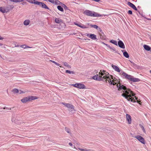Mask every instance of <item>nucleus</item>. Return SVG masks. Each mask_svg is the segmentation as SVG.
Here are the masks:
<instances>
[{"label": "nucleus", "mask_w": 151, "mask_h": 151, "mask_svg": "<svg viewBox=\"0 0 151 151\" xmlns=\"http://www.w3.org/2000/svg\"><path fill=\"white\" fill-rule=\"evenodd\" d=\"M150 73H151V70L150 71Z\"/></svg>", "instance_id": "obj_64"}, {"label": "nucleus", "mask_w": 151, "mask_h": 151, "mask_svg": "<svg viewBox=\"0 0 151 151\" xmlns=\"http://www.w3.org/2000/svg\"><path fill=\"white\" fill-rule=\"evenodd\" d=\"M14 62H17V60H14Z\"/></svg>", "instance_id": "obj_54"}, {"label": "nucleus", "mask_w": 151, "mask_h": 151, "mask_svg": "<svg viewBox=\"0 0 151 151\" xmlns=\"http://www.w3.org/2000/svg\"><path fill=\"white\" fill-rule=\"evenodd\" d=\"M142 130L143 132L145 134H146L145 129H144V127L142 126Z\"/></svg>", "instance_id": "obj_39"}, {"label": "nucleus", "mask_w": 151, "mask_h": 151, "mask_svg": "<svg viewBox=\"0 0 151 151\" xmlns=\"http://www.w3.org/2000/svg\"><path fill=\"white\" fill-rule=\"evenodd\" d=\"M18 46H19V45H17V46H16V47H18Z\"/></svg>", "instance_id": "obj_60"}, {"label": "nucleus", "mask_w": 151, "mask_h": 151, "mask_svg": "<svg viewBox=\"0 0 151 151\" xmlns=\"http://www.w3.org/2000/svg\"><path fill=\"white\" fill-rule=\"evenodd\" d=\"M147 19L148 20H151V19H149V18H148V19Z\"/></svg>", "instance_id": "obj_55"}, {"label": "nucleus", "mask_w": 151, "mask_h": 151, "mask_svg": "<svg viewBox=\"0 0 151 151\" xmlns=\"http://www.w3.org/2000/svg\"><path fill=\"white\" fill-rule=\"evenodd\" d=\"M2 58V56L0 55V58Z\"/></svg>", "instance_id": "obj_56"}, {"label": "nucleus", "mask_w": 151, "mask_h": 151, "mask_svg": "<svg viewBox=\"0 0 151 151\" xmlns=\"http://www.w3.org/2000/svg\"><path fill=\"white\" fill-rule=\"evenodd\" d=\"M3 109H4L11 110L12 109V108H9L7 107H4L3 108Z\"/></svg>", "instance_id": "obj_36"}, {"label": "nucleus", "mask_w": 151, "mask_h": 151, "mask_svg": "<svg viewBox=\"0 0 151 151\" xmlns=\"http://www.w3.org/2000/svg\"><path fill=\"white\" fill-rule=\"evenodd\" d=\"M55 0H45V1H48L50 2H51L52 3L54 4V1Z\"/></svg>", "instance_id": "obj_35"}, {"label": "nucleus", "mask_w": 151, "mask_h": 151, "mask_svg": "<svg viewBox=\"0 0 151 151\" xmlns=\"http://www.w3.org/2000/svg\"><path fill=\"white\" fill-rule=\"evenodd\" d=\"M61 104L63 105H64L65 106L68 108L71 105V104H70L69 103H66L64 102H62Z\"/></svg>", "instance_id": "obj_21"}, {"label": "nucleus", "mask_w": 151, "mask_h": 151, "mask_svg": "<svg viewBox=\"0 0 151 151\" xmlns=\"http://www.w3.org/2000/svg\"><path fill=\"white\" fill-rule=\"evenodd\" d=\"M14 7L13 5H8L5 7H0V12L3 13H7L12 10Z\"/></svg>", "instance_id": "obj_3"}, {"label": "nucleus", "mask_w": 151, "mask_h": 151, "mask_svg": "<svg viewBox=\"0 0 151 151\" xmlns=\"http://www.w3.org/2000/svg\"><path fill=\"white\" fill-rule=\"evenodd\" d=\"M99 35H100V38L102 40H105L106 39V37L103 32L101 33L99 32Z\"/></svg>", "instance_id": "obj_14"}, {"label": "nucleus", "mask_w": 151, "mask_h": 151, "mask_svg": "<svg viewBox=\"0 0 151 151\" xmlns=\"http://www.w3.org/2000/svg\"><path fill=\"white\" fill-rule=\"evenodd\" d=\"M74 24L75 25H76L80 27L81 28H82L83 29L88 28H89L88 27H87L84 24H83L80 23H77L76 22H74Z\"/></svg>", "instance_id": "obj_8"}, {"label": "nucleus", "mask_w": 151, "mask_h": 151, "mask_svg": "<svg viewBox=\"0 0 151 151\" xmlns=\"http://www.w3.org/2000/svg\"><path fill=\"white\" fill-rule=\"evenodd\" d=\"M2 45V44L1 43H0V45Z\"/></svg>", "instance_id": "obj_58"}, {"label": "nucleus", "mask_w": 151, "mask_h": 151, "mask_svg": "<svg viewBox=\"0 0 151 151\" xmlns=\"http://www.w3.org/2000/svg\"><path fill=\"white\" fill-rule=\"evenodd\" d=\"M103 73L104 74V75L105 73H106V71L105 70H103Z\"/></svg>", "instance_id": "obj_49"}, {"label": "nucleus", "mask_w": 151, "mask_h": 151, "mask_svg": "<svg viewBox=\"0 0 151 151\" xmlns=\"http://www.w3.org/2000/svg\"><path fill=\"white\" fill-rule=\"evenodd\" d=\"M142 144H145V141L144 139L142 137Z\"/></svg>", "instance_id": "obj_42"}, {"label": "nucleus", "mask_w": 151, "mask_h": 151, "mask_svg": "<svg viewBox=\"0 0 151 151\" xmlns=\"http://www.w3.org/2000/svg\"><path fill=\"white\" fill-rule=\"evenodd\" d=\"M22 91H21V92L20 93H22Z\"/></svg>", "instance_id": "obj_63"}, {"label": "nucleus", "mask_w": 151, "mask_h": 151, "mask_svg": "<svg viewBox=\"0 0 151 151\" xmlns=\"http://www.w3.org/2000/svg\"><path fill=\"white\" fill-rule=\"evenodd\" d=\"M122 52H123L124 50H122Z\"/></svg>", "instance_id": "obj_61"}, {"label": "nucleus", "mask_w": 151, "mask_h": 151, "mask_svg": "<svg viewBox=\"0 0 151 151\" xmlns=\"http://www.w3.org/2000/svg\"><path fill=\"white\" fill-rule=\"evenodd\" d=\"M101 15L99 14H98L96 12H93V14L92 17H101Z\"/></svg>", "instance_id": "obj_19"}, {"label": "nucleus", "mask_w": 151, "mask_h": 151, "mask_svg": "<svg viewBox=\"0 0 151 151\" xmlns=\"http://www.w3.org/2000/svg\"><path fill=\"white\" fill-rule=\"evenodd\" d=\"M99 30L101 33L102 32H103L101 29L100 28H99Z\"/></svg>", "instance_id": "obj_44"}, {"label": "nucleus", "mask_w": 151, "mask_h": 151, "mask_svg": "<svg viewBox=\"0 0 151 151\" xmlns=\"http://www.w3.org/2000/svg\"><path fill=\"white\" fill-rule=\"evenodd\" d=\"M61 3V2L58 0H55L54 1V4H55L57 5H60Z\"/></svg>", "instance_id": "obj_30"}, {"label": "nucleus", "mask_w": 151, "mask_h": 151, "mask_svg": "<svg viewBox=\"0 0 151 151\" xmlns=\"http://www.w3.org/2000/svg\"><path fill=\"white\" fill-rule=\"evenodd\" d=\"M36 4L39 5L42 8H44L45 9H49V8L48 6L44 3L40 2H37L36 3Z\"/></svg>", "instance_id": "obj_7"}, {"label": "nucleus", "mask_w": 151, "mask_h": 151, "mask_svg": "<svg viewBox=\"0 0 151 151\" xmlns=\"http://www.w3.org/2000/svg\"><path fill=\"white\" fill-rule=\"evenodd\" d=\"M24 0H15V2H20L23 1Z\"/></svg>", "instance_id": "obj_38"}, {"label": "nucleus", "mask_w": 151, "mask_h": 151, "mask_svg": "<svg viewBox=\"0 0 151 151\" xmlns=\"http://www.w3.org/2000/svg\"><path fill=\"white\" fill-rule=\"evenodd\" d=\"M74 148H75V149H76V150H77V149L75 147H74Z\"/></svg>", "instance_id": "obj_59"}, {"label": "nucleus", "mask_w": 151, "mask_h": 151, "mask_svg": "<svg viewBox=\"0 0 151 151\" xmlns=\"http://www.w3.org/2000/svg\"><path fill=\"white\" fill-rule=\"evenodd\" d=\"M65 131H66L68 133H69L70 134H71L70 132V130L69 128L67 127H65Z\"/></svg>", "instance_id": "obj_28"}, {"label": "nucleus", "mask_w": 151, "mask_h": 151, "mask_svg": "<svg viewBox=\"0 0 151 151\" xmlns=\"http://www.w3.org/2000/svg\"><path fill=\"white\" fill-rule=\"evenodd\" d=\"M137 102L139 103L140 105L141 104L140 103V102H141V101H139V100H137Z\"/></svg>", "instance_id": "obj_47"}, {"label": "nucleus", "mask_w": 151, "mask_h": 151, "mask_svg": "<svg viewBox=\"0 0 151 151\" xmlns=\"http://www.w3.org/2000/svg\"><path fill=\"white\" fill-rule=\"evenodd\" d=\"M20 47H22L24 49L26 48H31L32 47H29V46H27L26 45H20Z\"/></svg>", "instance_id": "obj_31"}, {"label": "nucleus", "mask_w": 151, "mask_h": 151, "mask_svg": "<svg viewBox=\"0 0 151 151\" xmlns=\"http://www.w3.org/2000/svg\"><path fill=\"white\" fill-rule=\"evenodd\" d=\"M116 86L119 91L122 90V91L124 93L122 94V96L125 97L127 100L134 102H135V100H137V97L136 96H134L135 99L132 98V96H134V93L130 89L127 88L125 86L122 85L120 83L119 85L117 84Z\"/></svg>", "instance_id": "obj_1"}, {"label": "nucleus", "mask_w": 151, "mask_h": 151, "mask_svg": "<svg viewBox=\"0 0 151 151\" xmlns=\"http://www.w3.org/2000/svg\"><path fill=\"white\" fill-rule=\"evenodd\" d=\"M110 42L114 44L116 46L117 45V42L116 40H111L110 41Z\"/></svg>", "instance_id": "obj_27"}, {"label": "nucleus", "mask_w": 151, "mask_h": 151, "mask_svg": "<svg viewBox=\"0 0 151 151\" xmlns=\"http://www.w3.org/2000/svg\"><path fill=\"white\" fill-rule=\"evenodd\" d=\"M9 1H12V2H15V0H9Z\"/></svg>", "instance_id": "obj_53"}, {"label": "nucleus", "mask_w": 151, "mask_h": 151, "mask_svg": "<svg viewBox=\"0 0 151 151\" xmlns=\"http://www.w3.org/2000/svg\"><path fill=\"white\" fill-rule=\"evenodd\" d=\"M69 145L70 146H72L73 145L72 143L71 142H70L69 143Z\"/></svg>", "instance_id": "obj_46"}, {"label": "nucleus", "mask_w": 151, "mask_h": 151, "mask_svg": "<svg viewBox=\"0 0 151 151\" xmlns=\"http://www.w3.org/2000/svg\"><path fill=\"white\" fill-rule=\"evenodd\" d=\"M132 63V65H134V66H135L136 65L135 64H134V63H132Z\"/></svg>", "instance_id": "obj_45"}, {"label": "nucleus", "mask_w": 151, "mask_h": 151, "mask_svg": "<svg viewBox=\"0 0 151 151\" xmlns=\"http://www.w3.org/2000/svg\"><path fill=\"white\" fill-rule=\"evenodd\" d=\"M58 9L61 12H63L64 10L63 8L60 6H57Z\"/></svg>", "instance_id": "obj_29"}, {"label": "nucleus", "mask_w": 151, "mask_h": 151, "mask_svg": "<svg viewBox=\"0 0 151 151\" xmlns=\"http://www.w3.org/2000/svg\"><path fill=\"white\" fill-rule=\"evenodd\" d=\"M30 23V21L28 19L25 20L24 22V25L27 26Z\"/></svg>", "instance_id": "obj_22"}, {"label": "nucleus", "mask_w": 151, "mask_h": 151, "mask_svg": "<svg viewBox=\"0 0 151 151\" xmlns=\"http://www.w3.org/2000/svg\"><path fill=\"white\" fill-rule=\"evenodd\" d=\"M26 2H25V1H23V3L22 4L23 5L24 4H26Z\"/></svg>", "instance_id": "obj_50"}, {"label": "nucleus", "mask_w": 151, "mask_h": 151, "mask_svg": "<svg viewBox=\"0 0 151 151\" xmlns=\"http://www.w3.org/2000/svg\"><path fill=\"white\" fill-rule=\"evenodd\" d=\"M55 64L57 66H59L60 67H61V66H60V64L58 63H56V62L55 63Z\"/></svg>", "instance_id": "obj_43"}, {"label": "nucleus", "mask_w": 151, "mask_h": 151, "mask_svg": "<svg viewBox=\"0 0 151 151\" xmlns=\"http://www.w3.org/2000/svg\"><path fill=\"white\" fill-rule=\"evenodd\" d=\"M64 5L65 7H66V8H67V6L65 5Z\"/></svg>", "instance_id": "obj_57"}, {"label": "nucleus", "mask_w": 151, "mask_h": 151, "mask_svg": "<svg viewBox=\"0 0 151 151\" xmlns=\"http://www.w3.org/2000/svg\"><path fill=\"white\" fill-rule=\"evenodd\" d=\"M72 86L80 89H84L86 88V86L84 84L81 83L73 84Z\"/></svg>", "instance_id": "obj_6"}, {"label": "nucleus", "mask_w": 151, "mask_h": 151, "mask_svg": "<svg viewBox=\"0 0 151 151\" xmlns=\"http://www.w3.org/2000/svg\"><path fill=\"white\" fill-rule=\"evenodd\" d=\"M135 138H137L140 142H142V137L140 136H137L135 137Z\"/></svg>", "instance_id": "obj_26"}, {"label": "nucleus", "mask_w": 151, "mask_h": 151, "mask_svg": "<svg viewBox=\"0 0 151 151\" xmlns=\"http://www.w3.org/2000/svg\"><path fill=\"white\" fill-rule=\"evenodd\" d=\"M90 26L91 27H93L96 29H97L98 27V26L96 25L90 24Z\"/></svg>", "instance_id": "obj_32"}, {"label": "nucleus", "mask_w": 151, "mask_h": 151, "mask_svg": "<svg viewBox=\"0 0 151 151\" xmlns=\"http://www.w3.org/2000/svg\"><path fill=\"white\" fill-rule=\"evenodd\" d=\"M26 1L29 3L36 4V3L38 2V1H35V0H26Z\"/></svg>", "instance_id": "obj_23"}, {"label": "nucleus", "mask_w": 151, "mask_h": 151, "mask_svg": "<svg viewBox=\"0 0 151 151\" xmlns=\"http://www.w3.org/2000/svg\"><path fill=\"white\" fill-rule=\"evenodd\" d=\"M121 75L124 78H126L130 80L131 81L134 82L138 81L139 80L138 78H133L132 76L130 75H128L124 72H123Z\"/></svg>", "instance_id": "obj_4"}, {"label": "nucleus", "mask_w": 151, "mask_h": 151, "mask_svg": "<svg viewBox=\"0 0 151 151\" xmlns=\"http://www.w3.org/2000/svg\"><path fill=\"white\" fill-rule=\"evenodd\" d=\"M87 24H88V25H89V23H88Z\"/></svg>", "instance_id": "obj_62"}, {"label": "nucleus", "mask_w": 151, "mask_h": 151, "mask_svg": "<svg viewBox=\"0 0 151 151\" xmlns=\"http://www.w3.org/2000/svg\"><path fill=\"white\" fill-rule=\"evenodd\" d=\"M112 67L115 70V71L119 72L120 71V70L119 68L116 65H111Z\"/></svg>", "instance_id": "obj_13"}, {"label": "nucleus", "mask_w": 151, "mask_h": 151, "mask_svg": "<svg viewBox=\"0 0 151 151\" xmlns=\"http://www.w3.org/2000/svg\"><path fill=\"white\" fill-rule=\"evenodd\" d=\"M118 44L119 46L123 49H124L125 48L123 42L121 40H119L118 42Z\"/></svg>", "instance_id": "obj_10"}, {"label": "nucleus", "mask_w": 151, "mask_h": 151, "mask_svg": "<svg viewBox=\"0 0 151 151\" xmlns=\"http://www.w3.org/2000/svg\"><path fill=\"white\" fill-rule=\"evenodd\" d=\"M137 15L139 16V15H141V14H140V12H139V11L138 10H137Z\"/></svg>", "instance_id": "obj_41"}, {"label": "nucleus", "mask_w": 151, "mask_h": 151, "mask_svg": "<svg viewBox=\"0 0 151 151\" xmlns=\"http://www.w3.org/2000/svg\"><path fill=\"white\" fill-rule=\"evenodd\" d=\"M37 99V97L36 96H29L23 98L21 100V101L23 103H25Z\"/></svg>", "instance_id": "obj_5"}, {"label": "nucleus", "mask_w": 151, "mask_h": 151, "mask_svg": "<svg viewBox=\"0 0 151 151\" xmlns=\"http://www.w3.org/2000/svg\"><path fill=\"white\" fill-rule=\"evenodd\" d=\"M123 55L125 57L127 58L129 57V54L127 51L123 52Z\"/></svg>", "instance_id": "obj_24"}, {"label": "nucleus", "mask_w": 151, "mask_h": 151, "mask_svg": "<svg viewBox=\"0 0 151 151\" xmlns=\"http://www.w3.org/2000/svg\"><path fill=\"white\" fill-rule=\"evenodd\" d=\"M63 63L64 66H65V67H67L68 68H71V66L70 65H69L67 62H64Z\"/></svg>", "instance_id": "obj_25"}, {"label": "nucleus", "mask_w": 151, "mask_h": 151, "mask_svg": "<svg viewBox=\"0 0 151 151\" xmlns=\"http://www.w3.org/2000/svg\"><path fill=\"white\" fill-rule=\"evenodd\" d=\"M111 49L113 51H115V50L114 48H112V47Z\"/></svg>", "instance_id": "obj_52"}, {"label": "nucleus", "mask_w": 151, "mask_h": 151, "mask_svg": "<svg viewBox=\"0 0 151 151\" xmlns=\"http://www.w3.org/2000/svg\"><path fill=\"white\" fill-rule=\"evenodd\" d=\"M132 11L131 10H129L128 12V13L129 14H132Z\"/></svg>", "instance_id": "obj_40"}, {"label": "nucleus", "mask_w": 151, "mask_h": 151, "mask_svg": "<svg viewBox=\"0 0 151 151\" xmlns=\"http://www.w3.org/2000/svg\"><path fill=\"white\" fill-rule=\"evenodd\" d=\"M103 43L105 45H106L108 47H109L110 49H111V47L109 45H108L107 44H105V43Z\"/></svg>", "instance_id": "obj_37"}, {"label": "nucleus", "mask_w": 151, "mask_h": 151, "mask_svg": "<svg viewBox=\"0 0 151 151\" xmlns=\"http://www.w3.org/2000/svg\"><path fill=\"white\" fill-rule=\"evenodd\" d=\"M50 61L51 62H52L53 63H54L55 64V63H56V62L55 61H54L52 60H50Z\"/></svg>", "instance_id": "obj_48"}, {"label": "nucleus", "mask_w": 151, "mask_h": 151, "mask_svg": "<svg viewBox=\"0 0 151 151\" xmlns=\"http://www.w3.org/2000/svg\"><path fill=\"white\" fill-rule=\"evenodd\" d=\"M126 116L127 120L129 124H131V117L130 115L129 114H126Z\"/></svg>", "instance_id": "obj_12"}, {"label": "nucleus", "mask_w": 151, "mask_h": 151, "mask_svg": "<svg viewBox=\"0 0 151 151\" xmlns=\"http://www.w3.org/2000/svg\"><path fill=\"white\" fill-rule=\"evenodd\" d=\"M127 4L130 7L132 8V9H134L137 10V9L135 6L132 3L128 2L127 3Z\"/></svg>", "instance_id": "obj_11"}, {"label": "nucleus", "mask_w": 151, "mask_h": 151, "mask_svg": "<svg viewBox=\"0 0 151 151\" xmlns=\"http://www.w3.org/2000/svg\"><path fill=\"white\" fill-rule=\"evenodd\" d=\"M3 39V38L2 37H1V36L0 35V40H2Z\"/></svg>", "instance_id": "obj_51"}, {"label": "nucleus", "mask_w": 151, "mask_h": 151, "mask_svg": "<svg viewBox=\"0 0 151 151\" xmlns=\"http://www.w3.org/2000/svg\"><path fill=\"white\" fill-rule=\"evenodd\" d=\"M84 13L86 15L92 17L93 12L89 10H86L84 12Z\"/></svg>", "instance_id": "obj_9"}, {"label": "nucleus", "mask_w": 151, "mask_h": 151, "mask_svg": "<svg viewBox=\"0 0 151 151\" xmlns=\"http://www.w3.org/2000/svg\"><path fill=\"white\" fill-rule=\"evenodd\" d=\"M65 73H69V74H74V73L72 71H71L70 70H66L65 71Z\"/></svg>", "instance_id": "obj_33"}, {"label": "nucleus", "mask_w": 151, "mask_h": 151, "mask_svg": "<svg viewBox=\"0 0 151 151\" xmlns=\"http://www.w3.org/2000/svg\"><path fill=\"white\" fill-rule=\"evenodd\" d=\"M87 36L90 38L91 39L93 40H95L97 39L96 38V35L93 34H91L89 36L88 35H87Z\"/></svg>", "instance_id": "obj_15"}, {"label": "nucleus", "mask_w": 151, "mask_h": 151, "mask_svg": "<svg viewBox=\"0 0 151 151\" xmlns=\"http://www.w3.org/2000/svg\"><path fill=\"white\" fill-rule=\"evenodd\" d=\"M55 22L56 23L60 24L62 23V20L59 18H56L55 19Z\"/></svg>", "instance_id": "obj_18"}, {"label": "nucleus", "mask_w": 151, "mask_h": 151, "mask_svg": "<svg viewBox=\"0 0 151 151\" xmlns=\"http://www.w3.org/2000/svg\"><path fill=\"white\" fill-rule=\"evenodd\" d=\"M78 149L80 150L81 151H93L91 149H87L86 148H78Z\"/></svg>", "instance_id": "obj_20"}, {"label": "nucleus", "mask_w": 151, "mask_h": 151, "mask_svg": "<svg viewBox=\"0 0 151 151\" xmlns=\"http://www.w3.org/2000/svg\"><path fill=\"white\" fill-rule=\"evenodd\" d=\"M143 47L146 50L151 51V47L149 46L146 45H144Z\"/></svg>", "instance_id": "obj_17"}, {"label": "nucleus", "mask_w": 151, "mask_h": 151, "mask_svg": "<svg viewBox=\"0 0 151 151\" xmlns=\"http://www.w3.org/2000/svg\"><path fill=\"white\" fill-rule=\"evenodd\" d=\"M19 90L17 89H14L12 90V92L15 93H17L19 92Z\"/></svg>", "instance_id": "obj_34"}, {"label": "nucleus", "mask_w": 151, "mask_h": 151, "mask_svg": "<svg viewBox=\"0 0 151 151\" xmlns=\"http://www.w3.org/2000/svg\"><path fill=\"white\" fill-rule=\"evenodd\" d=\"M68 110L70 112H72L73 111H75L74 106L71 104L68 108Z\"/></svg>", "instance_id": "obj_16"}, {"label": "nucleus", "mask_w": 151, "mask_h": 151, "mask_svg": "<svg viewBox=\"0 0 151 151\" xmlns=\"http://www.w3.org/2000/svg\"><path fill=\"white\" fill-rule=\"evenodd\" d=\"M104 74L105 76H104V74L101 70L99 74L93 76V78L94 80L98 81H103L105 80L106 82L108 81L109 83L111 85H114L117 83L118 80H115V78L114 79L113 76L111 75L110 76H107L109 74L108 72H106Z\"/></svg>", "instance_id": "obj_2"}]
</instances>
